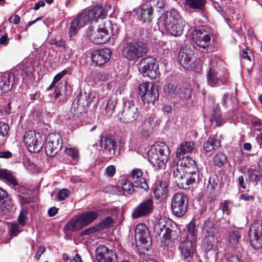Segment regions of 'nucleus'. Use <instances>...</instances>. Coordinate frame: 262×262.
Listing matches in <instances>:
<instances>
[{
  "label": "nucleus",
  "instance_id": "obj_1",
  "mask_svg": "<svg viewBox=\"0 0 262 262\" xmlns=\"http://www.w3.org/2000/svg\"><path fill=\"white\" fill-rule=\"evenodd\" d=\"M195 161L190 157L186 156L180 160L173 170V176L180 187L186 189L195 183L198 178Z\"/></svg>",
  "mask_w": 262,
  "mask_h": 262
},
{
  "label": "nucleus",
  "instance_id": "obj_2",
  "mask_svg": "<svg viewBox=\"0 0 262 262\" xmlns=\"http://www.w3.org/2000/svg\"><path fill=\"white\" fill-rule=\"evenodd\" d=\"M106 15V11L101 6H96L90 9L88 12L79 14L71 23L69 30L70 36L75 34L78 29L83 27L88 21L100 22L98 18L103 17ZM103 19V18H102ZM101 19V18L100 19Z\"/></svg>",
  "mask_w": 262,
  "mask_h": 262
},
{
  "label": "nucleus",
  "instance_id": "obj_3",
  "mask_svg": "<svg viewBox=\"0 0 262 262\" xmlns=\"http://www.w3.org/2000/svg\"><path fill=\"white\" fill-rule=\"evenodd\" d=\"M168 147L162 142L152 146L148 152V161L159 169H164L169 159Z\"/></svg>",
  "mask_w": 262,
  "mask_h": 262
},
{
  "label": "nucleus",
  "instance_id": "obj_4",
  "mask_svg": "<svg viewBox=\"0 0 262 262\" xmlns=\"http://www.w3.org/2000/svg\"><path fill=\"white\" fill-rule=\"evenodd\" d=\"M185 24V21L175 10L167 12L162 17L163 25L167 32L172 36H180Z\"/></svg>",
  "mask_w": 262,
  "mask_h": 262
},
{
  "label": "nucleus",
  "instance_id": "obj_5",
  "mask_svg": "<svg viewBox=\"0 0 262 262\" xmlns=\"http://www.w3.org/2000/svg\"><path fill=\"white\" fill-rule=\"evenodd\" d=\"M139 95L144 104H154L159 98V91L156 85L144 82L138 88Z\"/></svg>",
  "mask_w": 262,
  "mask_h": 262
},
{
  "label": "nucleus",
  "instance_id": "obj_6",
  "mask_svg": "<svg viewBox=\"0 0 262 262\" xmlns=\"http://www.w3.org/2000/svg\"><path fill=\"white\" fill-rule=\"evenodd\" d=\"M147 52L148 49L145 45L131 42L123 46L122 55L128 60H133L144 56Z\"/></svg>",
  "mask_w": 262,
  "mask_h": 262
},
{
  "label": "nucleus",
  "instance_id": "obj_7",
  "mask_svg": "<svg viewBox=\"0 0 262 262\" xmlns=\"http://www.w3.org/2000/svg\"><path fill=\"white\" fill-rule=\"evenodd\" d=\"M138 68L143 76L148 77L151 79L156 78L159 73V65L156 59L151 57L142 58Z\"/></svg>",
  "mask_w": 262,
  "mask_h": 262
},
{
  "label": "nucleus",
  "instance_id": "obj_8",
  "mask_svg": "<svg viewBox=\"0 0 262 262\" xmlns=\"http://www.w3.org/2000/svg\"><path fill=\"white\" fill-rule=\"evenodd\" d=\"M188 207L187 197L182 193L173 195L171 201V209L176 216L181 217L186 212Z\"/></svg>",
  "mask_w": 262,
  "mask_h": 262
},
{
  "label": "nucleus",
  "instance_id": "obj_9",
  "mask_svg": "<svg viewBox=\"0 0 262 262\" xmlns=\"http://www.w3.org/2000/svg\"><path fill=\"white\" fill-rule=\"evenodd\" d=\"M135 239L137 246L148 250L151 245V238L149 230L143 224L137 225L135 229Z\"/></svg>",
  "mask_w": 262,
  "mask_h": 262
},
{
  "label": "nucleus",
  "instance_id": "obj_10",
  "mask_svg": "<svg viewBox=\"0 0 262 262\" xmlns=\"http://www.w3.org/2000/svg\"><path fill=\"white\" fill-rule=\"evenodd\" d=\"M24 142L31 152H38L42 147V139L39 133L34 130L27 132L24 137Z\"/></svg>",
  "mask_w": 262,
  "mask_h": 262
},
{
  "label": "nucleus",
  "instance_id": "obj_11",
  "mask_svg": "<svg viewBox=\"0 0 262 262\" xmlns=\"http://www.w3.org/2000/svg\"><path fill=\"white\" fill-rule=\"evenodd\" d=\"M101 24L98 26L97 32L92 33L91 40L96 45L103 44L106 42L111 38L107 27L111 26V21L107 20L101 19Z\"/></svg>",
  "mask_w": 262,
  "mask_h": 262
},
{
  "label": "nucleus",
  "instance_id": "obj_12",
  "mask_svg": "<svg viewBox=\"0 0 262 262\" xmlns=\"http://www.w3.org/2000/svg\"><path fill=\"white\" fill-rule=\"evenodd\" d=\"M250 243L256 250L262 249V220L253 223L249 231Z\"/></svg>",
  "mask_w": 262,
  "mask_h": 262
},
{
  "label": "nucleus",
  "instance_id": "obj_13",
  "mask_svg": "<svg viewBox=\"0 0 262 262\" xmlns=\"http://www.w3.org/2000/svg\"><path fill=\"white\" fill-rule=\"evenodd\" d=\"M62 138L58 133H51L48 135L45 143V150L47 156L53 157L57 154L62 146Z\"/></svg>",
  "mask_w": 262,
  "mask_h": 262
},
{
  "label": "nucleus",
  "instance_id": "obj_14",
  "mask_svg": "<svg viewBox=\"0 0 262 262\" xmlns=\"http://www.w3.org/2000/svg\"><path fill=\"white\" fill-rule=\"evenodd\" d=\"M206 78L208 85L211 87L224 85L228 80V75L226 73L217 71L215 69L211 68H209Z\"/></svg>",
  "mask_w": 262,
  "mask_h": 262
},
{
  "label": "nucleus",
  "instance_id": "obj_15",
  "mask_svg": "<svg viewBox=\"0 0 262 262\" xmlns=\"http://www.w3.org/2000/svg\"><path fill=\"white\" fill-rule=\"evenodd\" d=\"M154 208L152 199H145L133 209L132 216L134 219L147 216L153 211Z\"/></svg>",
  "mask_w": 262,
  "mask_h": 262
},
{
  "label": "nucleus",
  "instance_id": "obj_16",
  "mask_svg": "<svg viewBox=\"0 0 262 262\" xmlns=\"http://www.w3.org/2000/svg\"><path fill=\"white\" fill-rule=\"evenodd\" d=\"M195 59L194 52L190 48L181 49L178 54V61L180 64L186 69L192 70L195 68Z\"/></svg>",
  "mask_w": 262,
  "mask_h": 262
},
{
  "label": "nucleus",
  "instance_id": "obj_17",
  "mask_svg": "<svg viewBox=\"0 0 262 262\" xmlns=\"http://www.w3.org/2000/svg\"><path fill=\"white\" fill-rule=\"evenodd\" d=\"M171 223L172 221L165 217H160L157 220L154 228L156 237H159L161 241V239H163L168 232H169Z\"/></svg>",
  "mask_w": 262,
  "mask_h": 262
},
{
  "label": "nucleus",
  "instance_id": "obj_18",
  "mask_svg": "<svg viewBox=\"0 0 262 262\" xmlns=\"http://www.w3.org/2000/svg\"><path fill=\"white\" fill-rule=\"evenodd\" d=\"M122 114L124 120L126 122L134 121L140 115L137 107L132 101H127L124 103Z\"/></svg>",
  "mask_w": 262,
  "mask_h": 262
},
{
  "label": "nucleus",
  "instance_id": "obj_19",
  "mask_svg": "<svg viewBox=\"0 0 262 262\" xmlns=\"http://www.w3.org/2000/svg\"><path fill=\"white\" fill-rule=\"evenodd\" d=\"M96 258L98 262H117L116 255L107 247L103 245L97 248Z\"/></svg>",
  "mask_w": 262,
  "mask_h": 262
},
{
  "label": "nucleus",
  "instance_id": "obj_20",
  "mask_svg": "<svg viewBox=\"0 0 262 262\" xmlns=\"http://www.w3.org/2000/svg\"><path fill=\"white\" fill-rule=\"evenodd\" d=\"M111 50L108 49H101L93 51L91 58L92 61L97 66H101L110 59Z\"/></svg>",
  "mask_w": 262,
  "mask_h": 262
},
{
  "label": "nucleus",
  "instance_id": "obj_21",
  "mask_svg": "<svg viewBox=\"0 0 262 262\" xmlns=\"http://www.w3.org/2000/svg\"><path fill=\"white\" fill-rule=\"evenodd\" d=\"M195 242L184 239L179 245V250L182 258L192 259L195 252Z\"/></svg>",
  "mask_w": 262,
  "mask_h": 262
},
{
  "label": "nucleus",
  "instance_id": "obj_22",
  "mask_svg": "<svg viewBox=\"0 0 262 262\" xmlns=\"http://www.w3.org/2000/svg\"><path fill=\"white\" fill-rule=\"evenodd\" d=\"M169 231L163 239H161L162 246L164 248L171 247L180 235V231L173 222L171 223Z\"/></svg>",
  "mask_w": 262,
  "mask_h": 262
},
{
  "label": "nucleus",
  "instance_id": "obj_23",
  "mask_svg": "<svg viewBox=\"0 0 262 262\" xmlns=\"http://www.w3.org/2000/svg\"><path fill=\"white\" fill-rule=\"evenodd\" d=\"M100 145L103 152L112 156L116 153V142L115 140L106 136L102 137L100 140Z\"/></svg>",
  "mask_w": 262,
  "mask_h": 262
},
{
  "label": "nucleus",
  "instance_id": "obj_24",
  "mask_svg": "<svg viewBox=\"0 0 262 262\" xmlns=\"http://www.w3.org/2000/svg\"><path fill=\"white\" fill-rule=\"evenodd\" d=\"M193 40L197 46L203 49L208 47L210 44L211 37L206 32L196 30Z\"/></svg>",
  "mask_w": 262,
  "mask_h": 262
},
{
  "label": "nucleus",
  "instance_id": "obj_25",
  "mask_svg": "<svg viewBox=\"0 0 262 262\" xmlns=\"http://www.w3.org/2000/svg\"><path fill=\"white\" fill-rule=\"evenodd\" d=\"M132 178L134 186L144 189L148 188L145 178L143 176V172L139 169H134L132 171Z\"/></svg>",
  "mask_w": 262,
  "mask_h": 262
},
{
  "label": "nucleus",
  "instance_id": "obj_26",
  "mask_svg": "<svg viewBox=\"0 0 262 262\" xmlns=\"http://www.w3.org/2000/svg\"><path fill=\"white\" fill-rule=\"evenodd\" d=\"M0 179L6 181L17 191H19L18 181L10 171L0 168Z\"/></svg>",
  "mask_w": 262,
  "mask_h": 262
},
{
  "label": "nucleus",
  "instance_id": "obj_27",
  "mask_svg": "<svg viewBox=\"0 0 262 262\" xmlns=\"http://www.w3.org/2000/svg\"><path fill=\"white\" fill-rule=\"evenodd\" d=\"M0 179L6 181L17 191H19L18 181L10 171L0 168Z\"/></svg>",
  "mask_w": 262,
  "mask_h": 262
},
{
  "label": "nucleus",
  "instance_id": "obj_28",
  "mask_svg": "<svg viewBox=\"0 0 262 262\" xmlns=\"http://www.w3.org/2000/svg\"><path fill=\"white\" fill-rule=\"evenodd\" d=\"M83 98L81 97L77 96L75 101L73 103L71 111L68 113V118L72 119L75 116L81 114L84 110V104L82 103Z\"/></svg>",
  "mask_w": 262,
  "mask_h": 262
},
{
  "label": "nucleus",
  "instance_id": "obj_29",
  "mask_svg": "<svg viewBox=\"0 0 262 262\" xmlns=\"http://www.w3.org/2000/svg\"><path fill=\"white\" fill-rule=\"evenodd\" d=\"M141 20L144 23L150 22L152 18L153 8L150 5L143 4L139 9Z\"/></svg>",
  "mask_w": 262,
  "mask_h": 262
},
{
  "label": "nucleus",
  "instance_id": "obj_30",
  "mask_svg": "<svg viewBox=\"0 0 262 262\" xmlns=\"http://www.w3.org/2000/svg\"><path fill=\"white\" fill-rule=\"evenodd\" d=\"M154 195L156 199L164 200L167 197L168 187L166 183H160L154 189Z\"/></svg>",
  "mask_w": 262,
  "mask_h": 262
},
{
  "label": "nucleus",
  "instance_id": "obj_31",
  "mask_svg": "<svg viewBox=\"0 0 262 262\" xmlns=\"http://www.w3.org/2000/svg\"><path fill=\"white\" fill-rule=\"evenodd\" d=\"M84 225L80 218L78 217L73 219L67 223L64 229L67 231L76 232L80 230L84 227Z\"/></svg>",
  "mask_w": 262,
  "mask_h": 262
},
{
  "label": "nucleus",
  "instance_id": "obj_32",
  "mask_svg": "<svg viewBox=\"0 0 262 262\" xmlns=\"http://www.w3.org/2000/svg\"><path fill=\"white\" fill-rule=\"evenodd\" d=\"M194 149V143L190 141H185L182 143L177 149L176 155L179 158L185 154L190 153Z\"/></svg>",
  "mask_w": 262,
  "mask_h": 262
},
{
  "label": "nucleus",
  "instance_id": "obj_33",
  "mask_svg": "<svg viewBox=\"0 0 262 262\" xmlns=\"http://www.w3.org/2000/svg\"><path fill=\"white\" fill-rule=\"evenodd\" d=\"M79 217L84 226H86L97 219L98 213L97 211H88L82 213Z\"/></svg>",
  "mask_w": 262,
  "mask_h": 262
},
{
  "label": "nucleus",
  "instance_id": "obj_34",
  "mask_svg": "<svg viewBox=\"0 0 262 262\" xmlns=\"http://www.w3.org/2000/svg\"><path fill=\"white\" fill-rule=\"evenodd\" d=\"M116 192L119 195L125 194V193L132 194L134 191L133 184L127 180H124L121 182V190L120 187H116Z\"/></svg>",
  "mask_w": 262,
  "mask_h": 262
},
{
  "label": "nucleus",
  "instance_id": "obj_35",
  "mask_svg": "<svg viewBox=\"0 0 262 262\" xmlns=\"http://www.w3.org/2000/svg\"><path fill=\"white\" fill-rule=\"evenodd\" d=\"M220 145V140L214 138H209L204 143L203 149L206 152H208L218 148Z\"/></svg>",
  "mask_w": 262,
  "mask_h": 262
},
{
  "label": "nucleus",
  "instance_id": "obj_36",
  "mask_svg": "<svg viewBox=\"0 0 262 262\" xmlns=\"http://www.w3.org/2000/svg\"><path fill=\"white\" fill-rule=\"evenodd\" d=\"M187 234L185 240H189L192 242H196V235L195 229V224L194 222L191 221L186 226Z\"/></svg>",
  "mask_w": 262,
  "mask_h": 262
},
{
  "label": "nucleus",
  "instance_id": "obj_37",
  "mask_svg": "<svg viewBox=\"0 0 262 262\" xmlns=\"http://www.w3.org/2000/svg\"><path fill=\"white\" fill-rule=\"evenodd\" d=\"M247 172L248 180L250 182H255L257 184L262 178L261 172L257 169L248 168Z\"/></svg>",
  "mask_w": 262,
  "mask_h": 262
},
{
  "label": "nucleus",
  "instance_id": "obj_38",
  "mask_svg": "<svg viewBox=\"0 0 262 262\" xmlns=\"http://www.w3.org/2000/svg\"><path fill=\"white\" fill-rule=\"evenodd\" d=\"M241 235L238 231H232L229 233L228 241L230 247L236 248L238 244V241Z\"/></svg>",
  "mask_w": 262,
  "mask_h": 262
},
{
  "label": "nucleus",
  "instance_id": "obj_39",
  "mask_svg": "<svg viewBox=\"0 0 262 262\" xmlns=\"http://www.w3.org/2000/svg\"><path fill=\"white\" fill-rule=\"evenodd\" d=\"M206 2V0H185L186 5L192 9H202Z\"/></svg>",
  "mask_w": 262,
  "mask_h": 262
},
{
  "label": "nucleus",
  "instance_id": "obj_40",
  "mask_svg": "<svg viewBox=\"0 0 262 262\" xmlns=\"http://www.w3.org/2000/svg\"><path fill=\"white\" fill-rule=\"evenodd\" d=\"M213 161L215 166L222 167L227 163V158L224 154L219 152L214 156Z\"/></svg>",
  "mask_w": 262,
  "mask_h": 262
},
{
  "label": "nucleus",
  "instance_id": "obj_41",
  "mask_svg": "<svg viewBox=\"0 0 262 262\" xmlns=\"http://www.w3.org/2000/svg\"><path fill=\"white\" fill-rule=\"evenodd\" d=\"M0 95L8 92L10 90V80L6 76H0Z\"/></svg>",
  "mask_w": 262,
  "mask_h": 262
},
{
  "label": "nucleus",
  "instance_id": "obj_42",
  "mask_svg": "<svg viewBox=\"0 0 262 262\" xmlns=\"http://www.w3.org/2000/svg\"><path fill=\"white\" fill-rule=\"evenodd\" d=\"M65 152L72 158L74 163L78 161L79 155L77 149L75 148H66Z\"/></svg>",
  "mask_w": 262,
  "mask_h": 262
},
{
  "label": "nucleus",
  "instance_id": "obj_43",
  "mask_svg": "<svg viewBox=\"0 0 262 262\" xmlns=\"http://www.w3.org/2000/svg\"><path fill=\"white\" fill-rule=\"evenodd\" d=\"M163 92L165 96H173L178 94L177 87H174V85L171 83H168L164 85L163 88Z\"/></svg>",
  "mask_w": 262,
  "mask_h": 262
},
{
  "label": "nucleus",
  "instance_id": "obj_44",
  "mask_svg": "<svg viewBox=\"0 0 262 262\" xmlns=\"http://www.w3.org/2000/svg\"><path fill=\"white\" fill-rule=\"evenodd\" d=\"M117 104V98L115 96H111L107 100L106 105V111L107 113H112Z\"/></svg>",
  "mask_w": 262,
  "mask_h": 262
},
{
  "label": "nucleus",
  "instance_id": "obj_45",
  "mask_svg": "<svg viewBox=\"0 0 262 262\" xmlns=\"http://www.w3.org/2000/svg\"><path fill=\"white\" fill-rule=\"evenodd\" d=\"M211 121L212 122H215L216 125L218 126H221L222 125L223 119L221 117L219 109L216 108L214 111L213 114L212 115V118L211 119Z\"/></svg>",
  "mask_w": 262,
  "mask_h": 262
},
{
  "label": "nucleus",
  "instance_id": "obj_46",
  "mask_svg": "<svg viewBox=\"0 0 262 262\" xmlns=\"http://www.w3.org/2000/svg\"><path fill=\"white\" fill-rule=\"evenodd\" d=\"M21 231L22 229L16 223H12L9 226V232L11 237L16 236Z\"/></svg>",
  "mask_w": 262,
  "mask_h": 262
},
{
  "label": "nucleus",
  "instance_id": "obj_47",
  "mask_svg": "<svg viewBox=\"0 0 262 262\" xmlns=\"http://www.w3.org/2000/svg\"><path fill=\"white\" fill-rule=\"evenodd\" d=\"M233 207V203L228 200H225L221 204V209L227 215H229L231 213V209Z\"/></svg>",
  "mask_w": 262,
  "mask_h": 262
},
{
  "label": "nucleus",
  "instance_id": "obj_48",
  "mask_svg": "<svg viewBox=\"0 0 262 262\" xmlns=\"http://www.w3.org/2000/svg\"><path fill=\"white\" fill-rule=\"evenodd\" d=\"M156 117L154 115H150L144 122L143 128H152L155 125Z\"/></svg>",
  "mask_w": 262,
  "mask_h": 262
},
{
  "label": "nucleus",
  "instance_id": "obj_49",
  "mask_svg": "<svg viewBox=\"0 0 262 262\" xmlns=\"http://www.w3.org/2000/svg\"><path fill=\"white\" fill-rule=\"evenodd\" d=\"M28 212L26 210H23L20 211L19 216L18 217V221L22 227H24L26 224V220L27 219Z\"/></svg>",
  "mask_w": 262,
  "mask_h": 262
},
{
  "label": "nucleus",
  "instance_id": "obj_50",
  "mask_svg": "<svg viewBox=\"0 0 262 262\" xmlns=\"http://www.w3.org/2000/svg\"><path fill=\"white\" fill-rule=\"evenodd\" d=\"M205 229L208 233V236H214L216 233V229L212 223L208 222L205 224Z\"/></svg>",
  "mask_w": 262,
  "mask_h": 262
},
{
  "label": "nucleus",
  "instance_id": "obj_51",
  "mask_svg": "<svg viewBox=\"0 0 262 262\" xmlns=\"http://www.w3.org/2000/svg\"><path fill=\"white\" fill-rule=\"evenodd\" d=\"M9 127L8 124L4 122H0V136L4 137L8 134Z\"/></svg>",
  "mask_w": 262,
  "mask_h": 262
},
{
  "label": "nucleus",
  "instance_id": "obj_52",
  "mask_svg": "<svg viewBox=\"0 0 262 262\" xmlns=\"http://www.w3.org/2000/svg\"><path fill=\"white\" fill-rule=\"evenodd\" d=\"M180 97L184 100H188L191 97V92L189 89H183L179 94Z\"/></svg>",
  "mask_w": 262,
  "mask_h": 262
},
{
  "label": "nucleus",
  "instance_id": "obj_53",
  "mask_svg": "<svg viewBox=\"0 0 262 262\" xmlns=\"http://www.w3.org/2000/svg\"><path fill=\"white\" fill-rule=\"evenodd\" d=\"M70 191L66 189H63L60 190L58 193V198L59 200L62 201L65 200L67 198L69 197Z\"/></svg>",
  "mask_w": 262,
  "mask_h": 262
},
{
  "label": "nucleus",
  "instance_id": "obj_54",
  "mask_svg": "<svg viewBox=\"0 0 262 262\" xmlns=\"http://www.w3.org/2000/svg\"><path fill=\"white\" fill-rule=\"evenodd\" d=\"M106 174L110 177H113L116 173V168L114 165H110L105 169Z\"/></svg>",
  "mask_w": 262,
  "mask_h": 262
},
{
  "label": "nucleus",
  "instance_id": "obj_55",
  "mask_svg": "<svg viewBox=\"0 0 262 262\" xmlns=\"http://www.w3.org/2000/svg\"><path fill=\"white\" fill-rule=\"evenodd\" d=\"M98 230V227H91L85 230H83L81 232L82 235H90Z\"/></svg>",
  "mask_w": 262,
  "mask_h": 262
},
{
  "label": "nucleus",
  "instance_id": "obj_56",
  "mask_svg": "<svg viewBox=\"0 0 262 262\" xmlns=\"http://www.w3.org/2000/svg\"><path fill=\"white\" fill-rule=\"evenodd\" d=\"M113 222V220L112 217L108 216L105 218L101 223V226L103 228H107L110 227Z\"/></svg>",
  "mask_w": 262,
  "mask_h": 262
},
{
  "label": "nucleus",
  "instance_id": "obj_57",
  "mask_svg": "<svg viewBox=\"0 0 262 262\" xmlns=\"http://www.w3.org/2000/svg\"><path fill=\"white\" fill-rule=\"evenodd\" d=\"M67 71L64 70L55 75L53 80V83H56L58 82L67 74Z\"/></svg>",
  "mask_w": 262,
  "mask_h": 262
},
{
  "label": "nucleus",
  "instance_id": "obj_58",
  "mask_svg": "<svg viewBox=\"0 0 262 262\" xmlns=\"http://www.w3.org/2000/svg\"><path fill=\"white\" fill-rule=\"evenodd\" d=\"M12 157V154L10 151H0V158L9 159Z\"/></svg>",
  "mask_w": 262,
  "mask_h": 262
},
{
  "label": "nucleus",
  "instance_id": "obj_59",
  "mask_svg": "<svg viewBox=\"0 0 262 262\" xmlns=\"http://www.w3.org/2000/svg\"><path fill=\"white\" fill-rule=\"evenodd\" d=\"M226 262H243V261L237 255H231L227 258Z\"/></svg>",
  "mask_w": 262,
  "mask_h": 262
},
{
  "label": "nucleus",
  "instance_id": "obj_60",
  "mask_svg": "<svg viewBox=\"0 0 262 262\" xmlns=\"http://www.w3.org/2000/svg\"><path fill=\"white\" fill-rule=\"evenodd\" d=\"M152 2L160 9L164 8L166 4L165 0H152Z\"/></svg>",
  "mask_w": 262,
  "mask_h": 262
},
{
  "label": "nucleus",
  "instance_id": "obj_61",
  "mask_svg": "<svg viewBox=\"0 0 262 262\" xmlns=\"http://www.w3.org/2000/svg\"><path fill=\"white\" fill-rule=\"evenodd\" d=\"M7 195V192L0 188V209L2 208L4 203L3 200L6 198Z\"/></svg>",
  "mask_w": 262,
  "mask_h": 262
},
{
  "label": "nucleus",
  "instance_id": "obj_62",
  "mask_svg": "<svg viewBox=\"0 0 262 262\" xmlns=\"http://www.w3.org/2000/svg\"><path fill=\"white\" fill-rule=\"evenodd\" d=\"M145 129H142L140 131V132L139 134V136L140 138L144 139L146 138L147 137L149 136V132L148 128H144Z\"/></svg>",
  "mask_w": 262,
  "mask_h": 262
},
{
  "label": "nucleus",
  "instance_id": "obj_63",
  "mask_svg": "<svg viewBox=\"0 0 262 262\" xmlns=\"http://www.w3.org/2000/svg\"><path fill=\"white\" fill-rule=\"evenodd\" d=\"M239 199L241 200H244L245 201H249L250 200L253 201L254 198V196L252 195H249L247 193L242 194L239 195Z\"/></svg>",
  "mask_w": 262,
  "mask_h": 262
},
{
  "label": "nucleus",
  "instance_id": "obj_64",
  "mask_svg": "<svg viewBox=\"0 0 262 262\" xmlns=\"http://www.w3.org/2000/svg\"><path fill=\"white\" fill-rule=\"evenodd\" d=\"M238 182L239 186L243 189L246 188V183L245 182L244 178L243 176H240L238 178Z\"/></svg>",
  "mask_w": 262,
  "mask_h": 262
}]
</instances>
